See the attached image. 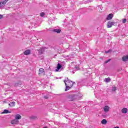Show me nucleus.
Masks as SVG:
<instances>
[{
  "mask_svg": "<svg viewBox=\"0 0 128 128\" xmlns=\"http://www.w3.org/2000/svg\"><path fill=\"white\" fill-rule=\"evenodd\" d=\"M64 84H66V91L68 90H70L74 86V82L70 80H67L66 81H64Z\"/></svg>",
  "mask_w": 128,
  "mask_h": 128,
  "instance_id": "obj_1",
  "label": "nucleus"
},
{
  "mask_svg": "<svg viewBox=\"0 0 128 128\" xmlns=\"http://www.w3.org/2000/svg\"><path fill=\"white\" fill-rule=\"evenodd\" d=\"M67 99L70 102H72L76 100V96L74 94L69 95L67 96Z\"/></svg>",
  "mask_w": 128,
  "mask_h": 128,
  "instance_id": "obj_2",
  "label": "nucleus"
},
{
  "mask_svg": "<svg viewBox=\"0 0 128 128\" xmlns=\"http://www.w3.org/2000/svg\"><path fill=\"white\" fill-rule=\"evenodd\" d=\"M19 122L20 121L16 118L12 120L10 122V124H18Z\"/></svg>",
  "mask_w": 128,
  "mask_h": 128,
  "instance_id": "obj_3",
  "label": "nucleus"
},
{
  "mask_svg": "<svg viewBox=\"0 0 128 128\" xmlns=\"http://www.w3.org/2000/svg\"><path fill=\"white\" fill-rule=\"evenodd\" d=\"M38 74L39 76H44V70L42 68H40L39 69Z\"/></svg>",
  "mask_w": 128,
  "mask_h": 128,
  "instance_id": "obj_4",
  "label": "nucleus"
},
{
  "mask_svg": "<svg viewBox=\"0 0 128 128\" xmlns=\"http://www.w3.org/2000/svg\"><path fill=\"white\" fill-rule=\"evenodd\" d=\"M114 24V22L110 21L107 24V27L108 28H112Z\"/></svg>",
  "mask_w": 128,
  "mask_h": 128,
  "instance_id": "obj_5",
  "label": "nucleus"
},
{
  "mask_svg": "<svg viewBox=\"0 0 128 128\" xmlns=\"http://www.w3.org/2000/svg\"><path fill=\"white\" fill-rule=\"evenodd\" d=\"M103 109H104V111L105 112H108L110 111V106H106L104 107Z\"/></svg>",
  "mask_w": 128,
  "mask_h": 128,
  "instance_id": "obj_6",
  "label": "nucleus"
},
{
  "mask_svg": "<svg viewBox=\"0 0 128 128\" xmlns=\"http://www.w3.org/2000/svg\"><path fill=\"white\" fill-rule=\"evenodd\" d=\"M112 18H114V14H110L108 15L106 20H112Z\"/></svg>",
  "mask_w": 128,
  "mask_h": 128,
  "instance_id": "obj_7",
  "label": "nucleus"
},
{
  "mask_svg": "<svg viewBox=\"0 0 128 128\" xmlns=\"http://www.w3.org/2000/svg\"><path fill=\"white\" fill-rule=\"evenodd\" d=\"M24 56H28V55L30 54V50H25L24 52Z\"/></svg>",
  "mask_w": 128,
  "mask_h": 128,
  "instance_id": "obj_8",
  "label": "nucleus"
},
{
  "mask_svg": "<svg viewBox=\"0 0 128 128\" xmlns=\"http://www.w3.org/2000/svg\"><path fill=\"white\" fill-rule=\"evenodd\" d=\"M122 60L123 62H128V55L123 56L122 57Z\"/></svg>",
  "mask_w": 128,
  "mask_h": 128,
  "instance_id": "obj_9",
  "label": "nucleus"
},
{
  "mask_svg": "<svg viewBox=\"0 0 128 128\" xmlns=\"http://www.w3.org/2000/svg\"><path fill=\"white\" fill-rule=\"evenodd\" d=\"M9 106H10L11 108H14V106H16V102H10L9 104Z\"/></svg>",
  "mask_w": 128,
  "mask_h": 128,
  "instance_id": "obj_10",
  "label": "nucleus"
},
{
  "mask_svg": "<svg viewBox=\"0 0 128 128\" xmlns=\"http://www.w3.org/2000/svg\"><path fill=\"white\" fill-rule=\"evenodd\" d=\"M15 118L18 120H21L22 116H20V114H16L15 116Z\"/></svg>",
  "mask_w": 128,
  "mask_h": 128,
  "instance_id": "obj_11",
  "label": "nucleus"
},
{
  "mask_svg": "<svg viewBox=\"0 0 128 128\" xmlns=\"http://www.w3.org/2000/svg\"><path fill=\"white\" fill-rule=\"evenodd\" d=\"M122 114H126V112H128V108H123L122 110Z\"/></svg>",
  "mask_w": 128,
  "mask_h": 128,
  "instance_id": "obj_12",
  "label": "nucleus"
},
{
  "mask_svg": "<svg viewBox=\"0 0 128 128\" xmlns=\"http://www.w3.org/2000/svg\"><path fill=\"white\" fill-rule=\"evenodd\" d=\"M101 124H106L108 121L106 119H103L101 122Z\"/></svg>",
  "mask_w": 128,
  "mask_h": 128,
  "instance_id": "obj_13",
  "label": "nucleus"
},
{
  "mask_svg": "<svg viewBox=\"0 0 128 128\" xmlns=\"http://www.w3.org/2000/svg\"><path fill=\"white\" fill-rule=\"evenodd\" d=\"M62 68V65L58 64L57 65V69L56 70V72H58V70H60Z\"/></svg>",
  "mask_w": 128,
  "mask_h": 128,
  "instance_id": "obj_14",
  "label": "nucleus"
},
{
  "mask_svg": "<svg viewBox=\"0 0 128 128\" xmlns=\"http://www.w3.org/2000/svg\"><path fill=\"white\" fill-rule=\"evenodd\" d=\"M29 118L30 120H36V118H38V117L36 116H32L29 117Z\"/></svg>",
  "mask_w": 128,
  "mask_h": 128,
  "instance_id": "obj_15",
  "label": "nucleus"
},
{
  "mask_svg": "<svg viewBox=\"0 0 128 128\" xmlns=\"http://www.w3.org/2000/svg\"><path fill=\"white\" fill-rule=\"evenodd\" d=\"M10 112L7 110H4V112L2 114H10Z\"/></svg>",
  "mask_w": 128,
  "mask_h": 128,
  "instance_id": "obj_16",
  "label": "nucleus"
},
{
  "mask_svg": "<svg viewBox=\"0 0 128 128\" xmlns=\"http://www.w3.org/2000/svg\"><path fill=\"white\" fill-rule=\"evenodd\" d=\"M53 32H57V34H60V29H55L53 30Z\"/></svg>",
  "mask_w": 128,
  "mask_h": 128,
  "instance_id": "obj_17",
  "label": "nucleus"
},
{
  "mask_svg": "<svg viewBox=\"0 0 128 128\" xmlns=\"http://www.w3.org/2000/svg\"><path fill=\"white\" fill-rule=\"evenodd\" d=\"M105 82H110V78H105Z\"/></svg>",
  "mask_w": 128,
  "mask_h": 128,
  "instance_id": "obj_18",
  "label": "nucleus"
},
{
  "mask_svg": "<svg viewBox=\"0 0 128 128\" xmlns=\"http://www.w3.org/2000/svg\"><path fill=\"white\" fill-rule=\"evenodd\" d=\"M8 2V0H4V1L2 2L1 4H6Z\"/></svg>",
  "mask_w": 128,
  "mask_h": 128,
  "instance_id": "obj_19",
  "label": "nucleus"
},
{
  "mask_svg": "<svg viewBox=\"0 0 128 128\" xmlns=\"http://www.w3.org/2000/svg\"><path fill=\"white\" fill-rule=\"evenodd\" d=\"M116 87H112V92H116Z\"/></svg>",
  "mask_w": 128,
  "mask_h": 128,
  "instance_id": "obj_20",
  "label": "nucleus"
},
{
  "mask_svg": "<svg viewBox=\"0 0 128 128\" xmlns=\"http://www.w3.org/2000/svg\"><path fill=\"white\" fill-rule=\"evenodd\" d=\"M45 14H44V12H42L40 13V16H44Z\"/></svg>",
  "mask_w": 128,
  "mask_h": 128,
  "instance_id": "obj_21",
  "label": "nucleus"
},
{
  "mask_svg": "<svg viewBox=\"0 0 128 128\" xmlns=\"http://www.w3.org/2000/svg\"><path fill=\"white\" fill-rule=\"evenodd\" d=\"M126 18H124L122 20V24H126Z\"/></svg>",
  "mask_w": 128,
  "mask_h": 128,
  "instance_id": "obj_22",
  "label": "nucleus"
},
{
  "mask_svg": "<svg viewBox=\"0 0 128 128\" xmlns=\"http://www.w3.org/2000/svg\"><path fill=\"white\" fill-rule=\"evenodd\" d=\"M112 52V50H109L108 51H106L105 52H106V54H108V52Z\"/></svg>",
  "mask_w": 128,
  "mask_h": 128,
  "instance_id": "obj_23",
  "label": "nucleus"
},
{
  "mask_svg": "<svg viewBox=\"0 0 128 128\" xmlns=\"http://www.w3.org/2000/svg\"><path fill=\"white\" fill-rule=\"evenodd\" d=\"M108 62H110V59H109L107 61H106L105 64H108Z\"/></svg>",
  "mask_w": 128,
  "mask_h": 128,
  "instance_id": "obj_24",
  "label": "nucleus"
},
{
  "mask_svg": "<svg viewBox=\"0 0 128 128\" xmlns=\"http://www.w3.org/2000/svg\"><path fill=\"white\" fill-rule=\"evenodd\" d=\"M44 98H45L46 100H48V96H44Z\"/></svg>",
  "mask_w": 128,
  "mask_h": 128,
  "instance_id": "obj_25",
  "label": "nucleus"
},
{
  "mask_svg": "<svg viewBox=\"0 0 128 128\" xmlns=\"http://www.w3.org/2000/svg\"><path fill=\"white\" fill-rule=\"evenodd\" d=\"M76 70H80V68L79 67L76 66Z\"/></svg>",
  "mask_w": 128,
  "mask_h": 128,
  "instance_id": "obj_26",
  "label": "nucleus"
},
{
  "mask_svg": "<svg viewBox=\"0 0 128 128\" xmlns=\"http://www.w3.org/2000/svg\"><path fill=\"white\" fill-rule=\"evenodd\" d=\"M3 16L2 14H0V18H2Z\"/></svg>",
  "mask_w": 128,
  "mask_h": 128,
  "instance_id": "obj_27",
  "label": "nucleus"
},
{
  "mask_svg": "<svg viewBox=\"0 0 128 128\" xmlns=\"http://www.w3.org/2000/svg\"><path fill=\"white\" fill-rule=\"evenodd\" d=\"M114 128H120V127H118V126H115Z\"/></svg>",
  "mask_w": 128,
  "mask_h": 128,
  "instance_id": "obj_28",
  "label": "nucleus"
},
{
  "mask_svg": "<svg viewBox=\"0 0 128 128\" xmlns=\"http://www.w3.org/2000/svg\"><path fill=\"white\" fill-rule=\"evenodd\" d=\"M2 6V2H0V8Z\"/></svg>",
  "mask_w": 128,
  "mask_h": 128,
  "instance_id": "obj_29",
  "label": "nucleus"
}]
</instances>
